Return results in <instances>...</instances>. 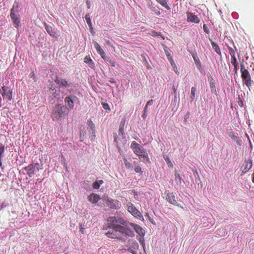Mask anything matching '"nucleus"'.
<instances>
[{"label":"nucleus","mask_w":254,"mask_h":254,"mask_svg":"<svg viewBox=\"0 0 254 254\" xmlns=\"http://www.w3.org/2000/svg\"><path fill=\"white\" fill-rule=\"evenodd\" d=\"M106 225L110 228L106 233L108 237L112 238V239H121L122 237L121 233L130 237H133L135 235L133 231L126 227L127 221L123 216L114 215V216L108 217Z\"/></svg>","instance_id":"f257e3e1"},{"label":"nucleus","mask_w":254,"mask_h":254,"mask_svg":"<svg viewBox=\"0 0 254 254\" xmlns=\"http://www.w3.org/2000/svg\"><path fill=\"white\" fill-rule=\"evenodd\" d=\"M130 148H132L134 153L137 155L140 160L143 162L149 161L148 154L143 147L141 146L140 144H138L136 141H132Z\"/></svg>","instance_id":"f03ea898"},{"label":"nucleus","mask_w":254,"mask_h":254,"mask_svg":"<svg viewBox=\"0 0 254 254\" xmlns=\"http://www.w3.org/2000/svg\"><path fill=\"white\" fill-rule=\"evenodd\" d=\"M67 115L66 108L62 104L55 105L52 111L51 117L54 121L61 120Z\"/></svg>","instance_id":"7ed1b4c3"},{"label":"nucleus","mask_w":254,"mask_h":254,"mask_svg":"<svg viewBox=\"0 0 254 254\" xmlns=\"http://www.w3.org/2000/svg\"><path fill=\"white\" fill-rule=\"evenodd\" d=\"M240 71L243 84H245L248 88H250L253 85L254 81L252 79L250 72L245 68L243 64H241Z\"/></svg>","instance_id":"20e7f679"},{"label":"nucleus","mask_w":254,"mask_h":254,"mask_svg":"<svg viewBox=\"0 0 254 254\" xmlns=\"http://www.w3.org/2000/svg\"><path fill=\"white\" fill-rule=\"evenodd\" d=\"M78 101V98L74 94H69L64 98V107H66L67 111V115L69 111L73 110L74 108L75 102Z\"/></svg>","instance_id":"39448f33"},{"label":"nucleus","mask_w":254,"mask_h":254,"mask_svg":"<svg viewBox=\"0 0 254 254\" xmlns=\"http://www.w3.org/2000/svg\"><path fill=\"white\" fill-rule=\"evenodd\" d=\"M54 81L59 85V89L60 91H62V92H63V89H64V88H65L66 90L70 92V85L66 79H64L62 77H56Z\"/></svg>","instance_id":"423d86ee"},{"label":"nucleus","mask_w":254,"mask_h":254,"mask_svg":"<svg viewBox=\"0 0 254 254\" xmlns=\"http://www.w3.org/2000/svg\"><path fill=\"white\" fill-rule=\"evenodd\" d=\"M227 48L231 56V63L233 64L234 71L235 73H237L238 70V60L235 56V51L232 47L229 46V45H227Z\"/></svg>","instance_id":"0eeeda50"},{"label":"nucleus","mask_w":254,"mask_h":254,"mask_svg":"<svg viewBox=\"0 0 254 254\" xmlns=\"http://www.w3.org/2000/svg\"><path fill=\"white\" fill-rule=\"evenodd\" d=\"M48 93L50 98L59 99L60 97V88L56 87L53 85H50L49 90H48Z\"/></svg>","instance_id":"6e6552de"},{"label":"nucleus","mask_w":254,"mask_h":254,"mask_svg":"<svg viewBox=\"0 0 254 254\" xmlns=\"http://www.w3.org/2000/svg\"><path fill=\"white\" fill-rule=\"evenodd\" d=\"M0 93L5 98H7L8 101H11L12 99V90L8 86L3 85L1 89L0 90Z\"/></svg>","instance_id":"1a4fd4ad"},{"label":"nucleus","mask_w":254,"mask_h":254,"mask_svg":"<svg viewBox=\"0 0 254 254\" xmlns=\"http://www.w3.org/2000/svg\"><path fill=\"white\" fill-rule=\"evenodd\" d=\"M126 227H128L130 229V227H132L133 228L134 230L137 233L138 235L141 236H144L145 234V231L143 228H141L140 225L138 224H134V223H129L128 225L127 224L126 226Z\"/></svg>","instance_id":"9d476101"},{"label":"nucleus","mask_w":254,"mask_h":254,"mask_svg":"<svg viewBox=\"0 0 254 254\" xmlns=\"http://www.w3.org/2000/svg\"><path fill=\"white\" fill-rule=\"evenodd\" d=\"M127 210L132 214V215L136 217V218H141L142 216L140 211L136 209V207H134V205H133L131 202L128 203L127 205Z\"/></svg>","instance_id":"9b49d317"},{"label":"nucleus","mask_w":254,"mask_h":254,"mask_svg":"<svg viewBox=\"0 0 254 254\" xmlns=\"http://www.w3.org/2000/svg\"><path fill=\"white\" fill-rule=\"evenodd\" d=\"M139 248V245L136 241L132 240L129 242V247L128 248V252L131 253L132 254H138L137 250Z\"/></svg>","instance_id":"f8f14e48"},{"label":"nucleus","mask_w":254,"mask_h":254,"mask_svg":"<svg viewBox=\"0 0 254 254\" xmlns=\"http://www.w3.org/2000/svg\"><path fill=\"white\" fill-rule=\"evenodd\" d=\"M201 222L203 224V227H207L209 225H213L214 220L210 214H208L206 216H203L201 219Z\"/></svg>","instance_id":"ddd939ff"},{"label":"nucleus","mask_w":254,"mask_h":254,"mask_svg":"<svg viewBox=\"0 0 254 254\" xmlns=\"http://www.w3.org/2000/svg\"><path fill=\"white\" fill-rule=\"evenodd\" d=\"M45 28L48 33L50 34V36L55 38H59L58 33H57L56 30L55 29L54 27H52V26L47 24V23H45Z\"/></svg>","instance_id":"4468645a"},{"label":"nucleus","mask_w":254,"mask_h":254,"mask_svg":"<svg viewBox=\"0 0 254 254\" xmlns=\"http://www.w3.org/2000/svg\"><path fill=\"white\" fill-rule=\"evenodd\" d=\"M94 46L98 53L99 54V55H100L102 58L104 59V60H107L106 54L105 53L103 49H102V48H101L100 45H99L98 43L96 42V41H94Z\"/></svg>","instance_id":"2eb2a0df"},{"label":"nucleus","mask_w":254,"mask_h":254,"mask_svg":"<svg viewBox=\"0 0 254 254\" xmlns=\"http://www.w3.org/2000/svg\"><path fill=\"white\" fill-rule=\"evenodd\" d=\"M88 125V129L90 133L92 134L93 137L95 136L96 127L95 126L91 119H89L87 122Z\"/></svg>","instance_id":"dca6fc26"},{"label":"nucleus","mask_w":254,"mask_h":254,"mask_svg":"<svg viewBox=\"0 0 254 254\" xmlns=\"http://www.w3.org/2000/svg\"><path fill=\"white\" fill-rule=\"evenodd\" d=\"M187 20L191 22H194L195 23H199L200 18L199 17L195 15V14L191 13V12H188L187 13Z\"/></svg>","instance_id":"f3484780"},{"label":"nucleus","mask_w":254,"mask_h":254,"mask_svg":"<svg viewBox=\"0 0 254 254\" xmlns=\"http://www.w3.org/2000/svg\"><path fill=\"white\" fill-rule=\"evenodd\" d=\"M5 155V146L4 144L0 143V167L2 171H4V166L2 165V159Z\"/></svg>","instance_id":"a211bd4d"},{"label":"nucleus","mask_w":254,"mask_h":254,"mask_svg":"<svg viewBox=\"0 0 254 254\" xmlns=\"http://www.w3.org/2000/svg\"><path fill=\"white\" fill-rule=\"evenodd\" d=\"M108 206L114 209H120L121 207V203L117 199H109Z\"/></svg>","instance_id":"6ab92c4d"},{"label":"nucleus","mask_w":254,"mask_h":254,"mask_svg":"<svg viewBox=\"0 0 254 254\" xmlns=\"http://www.w3.org/2000/svg\"><path fill=\"white\" fill-rule=\"evenodd\" d=\"M18 8L19 3L17 2V1H15L10 10V17L11 20L13 18V16H15L16 13H18V12H19Z\"/></svg>","instance_id":"aec40b11"},{"label":"nucleus","mask_w":254,"mask_h":254,"mask_svg":"<svg viewBox=\"0 0 254 254\" xmlns=\"http://www.w3.org/2000/svg\"><path fill=\"white\" fill-rule=\"evenodd\" d=\"M166 199L169 202L171 203L173 205H180L176 200L174 193H167L166 195Z\"/></svg>","instance_id":"412c9836"},{"label":"nucleus","mask_w":254,"mask_h":254,"mask_svg":"<svg viewBox=\"0 0 254 254\" xmlns=\"http://www.w3.org/2000/svg\"><path fill=\"white\" fill-rule=\"evenodd\" d=\"M11 21H12V23L13 24L14 26L17 28V29H18L20 25H21V18L19 13L16 14L15 16H13V18Z\"/></svg>","instance_id":"4be33fe9"},{"label":"nucleus","mask_w":254,"mask_h":254,"mask_svg":"<svg viewBox=\"0 0 254 254\" xmlns=\"http://www.w3.org/2000/svg\"><path fill=\"white\" fill-rule=\"evenodd\" d=\"M182 178L181 175L178 174V173L177 172V171H175V180H174V186L175 188H178L179 186H181L182 184Z\"/></svg>","instance_id":"5701e85b"},{"label":"nucleus","mask_w":254,"mask_h":254,"mask_svg":"<svg viewBox=\"0 0 254 254\" xmlns=\"http://www.w3.org/2000/svg\"><path fill=\"white\" fill-rule=\"evenodd\" d=\"M24 170H26L27 175L29 177H32L34 174V164H30L28 166L24 167Z\"/></svg>","instance_id":"b1692460"},{"label":"nucleus","mask_w":254,"mask_h":254,"mask_svg":"<svg viewBox=\"0 0 254 254\" xmlns=\"http://www.w3.org/2000/svg\"><path fill=\"white\" fill-rule=\"evenodd\" d=\"M100 199H101V198L99 196V194H94V193H92L91 194H89V195H88V196L87 197V199L88 200V201L92 203H97V201H98L99 200H100Z\"/></svg>","instance_id":"393cba45"},{"label":"nucleus","mask_w":254,"mask_h":254,"mask_svg":"<svg viewBox=\"0 0 254 254\" xmlns=\"http://www.w3.org/2000/svg\"><path fill=\"white\" fill-rule=\"evenodd\" d=\"M148 7L151 11H152V12H154V13L155 14L158 15V16H159V15L161 14V12H160V10H158L157 8H156V7H155V6H154V5H153V2H152V1H149L148 4Z\"/></svg>","instance_id":"a878e982"},{"label":"nucleus","mask_w":254,"mask_h":254,"mask_svg":"<svg viewBox=\"0 0 254 254\" xmlns=\"http://www.w3.org/2000/svg\"><path fill=\"white\" fill-rule=\"evenodd\" d=\"M245 163L246 165L243 170V172H244V173L248 172V171L250 170V169H251L253 167V162L252 160H246V161H245Z\"/></svg>","instance_id":"bb28decb"},{"label":"nucleus","mask_w":254,"mask_h":254,"mask_svg":"<svg viewBox=\"0 0 254 254\" xmlns=\"http://www.w3.org/2000/svg\"><path fill=\"white\" fill-rule=\"evenodd\" d=\"M193 59H194L196 66L200 70L201 68V64L199 59L196 54H193L192 55Z\"/></svg>","instance_id":"cd10ccee"},{"label":"nucleus","mask_w":254,"mask_h":254,"mask_svg":"<svg viewBox=\"0 0 254 254\" xmlns=\"http://www.w3.org/2000/svg\"><path fill=\"white\" fill-rule=\"evenodd\" d=\"M211 46L215 52L218 54V55H219V56H221V49L219 48V46L217 44H216V43L213 42V41L211 42Z\"/></svg>","instance_id":"c85d7f7f"},{"label":"nucleus","mask_w":254,"mask_h":254,"mask_svg":"<svg viewBox=\"0 0 254 254\" xmlns=\"http://www.w3.org/2000/svg\"><path fill=\"white\" fill-rule=\"evenodd\" d=\"M210 88H211V90L212 93H215L216 92V88H215V81L211 77L210 81Z\"/></svg>","instance_id":"c756f323"},{"label":"nucleus","mask_w":254,"mask_h":254,"mask_svg":"<svg viewBox=\"0 0 254 254\" xmlns=\"http://www.w3.org/2000/svg\"><path fill=\"white\" fill-rule=\"evenodd\" d=\"M124 164L126 168H128V169H133V166L132 165V164L130 163V162H128V160L127 159V158L124 159Z\"/></svg>","instance_id":"7c9ffc66"},{"label":"nucleus","mask_w":254,"mask_h":254,"mask_svg":"<svg viewBox=\"0 0 254 254\" xmlns=\"http://www.w3.org/2000/svg\"><path fill=\"white\" fill-rule=\"evenodd\" d=\"M124 126H125V122L124 121H122L120 125V127L119 129V134L121 135H124L125 134V131H124Z\"/></svg>","instance_id":"2f4dec72"},{"label":"nucleus","mask_w":254,"mask_h":254,"mask_svg":"<svg viewBox=\"0 0 254 254\" xmlns=\"http://www.w3.org/2000/svg\"><path fill=\"white\" fill-rule=\"evenodd\" d=\"M103 183V180L95 181L93 184V187L94 189H99L100 187Z\"/></svg>","instance_id":"473e14b6"},{"label":"nucleus","mask_w":254,"mask_h":254,"mask_svg":"<svg viewBox=\"0 0 254 254\" xmlns=\"http://www.w3.org/2000/svg\"><path fill=\"white\" fill-rule=\"evenodd\" d=\"M84 62L87 64L90 67H92L94 65V62L90 58H88V57H86L85 58H84Z\"/></svg>","instance_id":"72a5a7b5"},{"label":"nucleus","mask_w":254,"mask_h":254,"mask_svg":"<svg viewBox=\"0 0 254 254\" xmlns=\"http://www.w3.org/2000/svg\"><path fill=\"white\" fill-rule=\"evenodd\" d=\"M85 19L87 23L88 24V25L89 26H92L91 20L90 19V14H89V13H87V14H85Z\"/></svg>","instance_id":"f704fd0d"},{"label":"nucleus","mask_w":254,"mask_h":254,"mask_svg":"<svg viewBox=\"0 0 254 254\" xmlns=\"http://www.w3.org/2000/svg\"><path fill=\"white\" fill-rule=\"evenodd\" d=\"M196 91V89L195 87L191 88V93H190V98L191 101H193L195 98V92Z\"/></svg>","instance_id":"c9c22d12"},{"label":"nucleus","mask_w":254,"mask_h":254,"mask_svg":"<svg viewBox=\"0 0 254 254\" xmlns=\"http://www.w3.org/2000/svg\"><path fill=\"white\" fill-rule=\"evenodd\" d=\"M134 170L135 172H136V173H143L141 166H140V165H138V164H137L136 166H135V167L134 168Z\"/></svg>","instance_id":"e433bc0d"},{"label":"nucleus","mask_w":254,"mask_h":254,"mask_svg":"<svg viewBox=\"0 0 254 254\" xmlns=\"http://www.w3.org/2000/svg\"><path fill=\"white\" fill-rule=\"evenodd\" d=\"M147 103H146V105L144 107V112L142 115V117L143 119H146V117L147 116Z\"/></svg>","instance_id":"4c0bfd02"},{"label":"nucleus","mask_w":254,"mask_h":254,"mask_svg":"<svg viewBox=\"0 0 254 254\" xmlns=\"http://www.w3.org/2000/svg\"><path fill=\"white\" fill-rule=\"evenodd\" d=\"M40 164L39 163H34V173H35V172L36 170L39 171L40 170Z\"/></svg>","instance_id":"58836bf2"},{"label":"nucleus","mask_w":254,"mask_h":254,"mask_svg":"<svg viewBox=\"0 0 254 254\" xmlns=\"http://www.w3.org/2000/svg\"><path fill=\"white\" fill-rule=\"evenodd\" d=\"M203 29L204 32L206 33L207 34H209V30L208 29V28L207 26H206V24H203Z\"/></svg>","instance_id":"ea45409f"},{"label":"nucleus","mask_w":254,"mask_h":254,"mask_svg":"<svg viewBox=\"0 0 254 254\" xmlns=\"http://www.w3.org/2000/svg\"><path fill=\"white\" fill-rule=\"evenodd\" d=\"M239 100L238 101V103L240 106L242 107L244 105L243 101L242 100V98L240 97H239Z\"/></svg>","instance_id":"a19ab883"},{"label":"nucleus","mask_w":254,"mask_h":254,"mask_svg":"<svg viewBox=\"0 0 254 254\" xmlns=\"http://www.w3.org/2000/svg\"><path fill=\"white\" fill-rule=\"evenodd\" d=\"M8 203L6 202H3L0 205V209H3V208L6 207L7 206Z\"/></svg>","instance_id":"79ce46f5"},{"label":"nucleus","mask_w":254,"mask_h":254,"mask_svg":"<svg viewBox=\"0 0 254 254\" xmlns=\"http://www.w3.org/2000/svg\"><path fill=\"white\" fill-rule=\"evenodd\" d=\"M166 161L167 162V164L169 167H173V163H172L171 161H170V160L169 159V158H167V159H166Z\"/></svg>","instance_id":"37998d69"},{"label":"nucleus","mask_w":254,"mask_h":254,"mask_svg":"<svg viewBox=\"0 0 254 254\" xmlns=\"http://www.w3.org/2000/svg\"><path fill=\"white\" fill-rule=\"evenodd\" d=\"M103 108L105 109V110H110V106L108 103H104L103 105Z\"/></svg>","instance_id":"c03bdc74"},{"label":"nucleus","mask_w":254,"mask_h":254,"mask_svg":"<svg viewBox=\"0 0 254 254\" xmlns=\"http://www.w3.org/2000/svg\"><path fill=\"white\" fill-rule=\"evenodd\" d=\"M146 216H147V217H148V220L151 223H155L153 219H152L151 217H150V215H149V214H146Z\"/></svg>","instance_id":"a18cd8bd"},{"label":"nucleus","mask_w":254,"mask_h":254,"mask_svg":"<svg viewBox=\"0 0 254 254\" xmlns=\"http://www.w3.org/2000/svg\"><path fill=\"white\" fill-rule=\"evenodd\" d=\"M139 242L142 246L143 247L144 250H145V244L144 243V240L140 239Z\"/></svg>","instance_id":"49530a36"},{"label":"nucleus","mask_w":254,"mask_h":254,"mask_svg":"<svg viewBox=\"0 0 254 254\" xmlns=\"http://www.w3.org/2000/svg\"><path fill=\"white\" fill-rule=\"evenodd\" d=\"M236 142L237 144L241 145L242 141V140H240L239 138H238L237 136V138L236 140Z\"/></svg>","instance_id":"de8ad7c7"},{"label":"nucleus","mask_w":254,"mask_h":254,"mask_svg":"<svg viewBox=\"0 0 254 254\" xmlns=\"http://www.w3.org/2000/svg\"><path fill=\"white\" fill-rule=\"evenodd\" d=\"M177 102V95H175L174 97V99L172 101V103L174 104V105H176V103Z\"/></svg>","instance_id":"09e8293b"},{"label":"nucleus","mask_w":254,"mask_h":254,"mask_svg":"<svg viewBox=\"0 0 254 254\" xmlns=\"http://www.w3.org/2000/svg\"><path fill=\"white\" fill-rule=\"evenodd\" d=\"M154 102V101L153 100V99H150V100H149L147 102V106H150V105H152V104Z\"/></svg>","instance_id":"8fccbe9b"},{"label":"nucleus","mask_w":254,"mask_h":254,"mask_svg":"<svg viewBox=\"0 0 254 254\" xmlns=\"http://www.w3.org/2000/svg\"><path fill=\"white\" fill-rule=\"evenodd\" d=\"M86 3L87 8H90V6H91L90 1H89V0H87V1H86Z\"/></svg>","instance_id":"3c124183"},{"label":"nucleus","mask_w":254,"mask_h":254,"mask_svg":"<svg viewBox=\"0 0 254 254\" xmlns=\"http://www.w3.org/2000/svg\"><path fill=\"white\" fill-rule=\"evenodd\" d=\"M190 117V113L189 112H188V113L185 116V118H184V121H185L186 122V121H187L188 119H189Z\"/></svg>","instance_id":"603ef678"},{"label":"nucleus","mask_w":254,"mask_h":254,"mask_svg":"<svg viewBox=\"0 0 254 254\" xmlns=\"http://www.w3.org/2000/svg\"><path fill=\"white\" fill-rule=\"evenodd\" d=\"M170 62L171 65H172V66L173 65H175V62H174L172 58H170Z\"/></svg>","instance_id":"864d4df0"},{"label":"nucleus","mask_w":254,"mask_h":254,"mask_svg":"<svg viewBox=\"0 0 254 254\" xmlns=\"http://www.w3.org/2000/svg\"><path fill=\"white\" fill-rule=\"evenodd\" d=\"M231 138H232V139H234V140H235V141L236 142V140L237 138V135H231Z\"/></svg>","instance_id":"5fc2aeb1"},{"label":"nucleus","mask_w":254,"mask_h":254,"mask_svg":"<svg viewBox=\"0 0 254 254\" xmlns=\"http://www.w3.org/2000/svg\"><path fill=\"white\" fill-rule=\"evenodd\" d=\"M173 91H174V96H175V95H177V90H176L175 87L173 88Z\"/></svg>","instance_id":"6e6d98bb"},{"label":"nucleus","mask_w":254,"mask_h":254,"mask_svg":"<svg viewBox=\"0 0 254 254\" xmlns=\"http://www.w3.org/2000/svg\"><path fill=\"white\" fill-rule=\"evenodd\" d=\"M35 74H34V72H32L30 73V77H33V76H34Z\"/></svg>","instance_id":"4d7b16f0"},{"label":"nucleus","mask_w":254,"mask_h":254,"mask_svg":"<svg viewBox=\"0 0 254 254\" xmlns=\"http://www.w3.org/2000/svg\"><path fill=\"white\" fill-rule=\"evenodd\" d=\"M168 59H169V61H170V57H171V55H170V53H167Z\"/></svg>","instance_id":"13d9d810"},{"label":"nucleus","mask_w":254,"mask_h":254,"mask_svg":"<svg viewBox=\"0 0 254 254\" xmlns=\"http://www.w3.org/2000/svg\"><path fill=\"white\" fill-rule=\"evenodd\" d=\"M110 63L111 64V65L114 67L115 66V63L114 62H111V61H110Z\"/></svg>","instance_id":"bf43d9fd"},{"label":"nucleus","mask_w":254,"mask_h":254,"mask_svg":"<svg viewBox=\"0 0 254 254\" xmlns=\"http://www.w3.org/2000/svg\"><path fill=\"white\" fill-rule=\"evenodd\" d=\"M85 133V132H83L82 131H80V135H82V134L83 135H84V134Z\"/></svg>","instance_id":"052dcab7"},{"label":"nucleus","mask_w":254,"mask_h":254,"mask_svg":"<svg viewBox=\"0 0 254 254\" xmlns=\"http://www.w3.org/2000/svg\"><path fill=\"white\" fill-rule=\"evenodd\" d=\"M252 181H253V183H254V172L253 174Z\"/></svg>","instance_id":"680f3d73"},{"label":"nucleus","mask_w":254,"mask_h":254,"mask_svg":"<svg viewBox=\"0 0 254 254\" xmlns=\"http://www.w3.org/2000/svg\"><path fill=\"white\" fill-rule=\"evenodd\" d=\"M195 174H196V175H197V176H199L197 171H195V174H194L195 176Z\"/></svg>","instance_id":"e2e57ef3"},{"label":"nucleus","mask_w":254,"mask_h":254,"mask_svg":"<svg viewBox=\"0 0 254 254\" xmlns=\"http://www.w3.org/2000/svg\"><path fill=\"white\" fill-rule=\"evenodd\" d=\"M134 164L135 167V166L137 165V163H136V162H134Z\"/></svg>","instance_id":"0e129e2a"},{"label":"nucleus","mask_w":254,"mask_h":254,"mask_svg":"<svg viewBox=\"0 0 254 254\" xmlns=\"http://www.w3.org/2000/svg\"><path fill=\"white\" fill-rule=\"evenodd\" d=\"M235 50H236V51H238V49H237V48H236V46H235Z\"/></svg>","instance_id":"69168bd1"}]
</instances>
